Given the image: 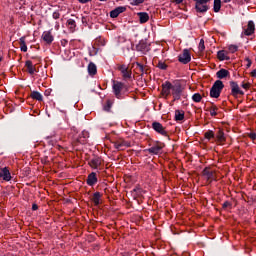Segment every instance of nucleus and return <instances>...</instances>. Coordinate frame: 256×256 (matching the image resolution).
Returning a JSON list of instances; mask_svg holds the SVG:
<instances>
[{"mask_svg": "<svg viewBox=\"0 0 256 256\" xmlns=\"http://www.w3.org/2000/svg\"><path fill=\"white\" fill-rule=\"evenodd\" d=\"M42 39L43 41L48 43V45H51V43H53V35H51V32H44L42 34Z\"/></svg>", "mask_w": 256, "mask_h": 256, "instance_id": "obj_22", "label": "nucleus"}, {"mask_svg": "<svg viewBox=\"0 0 256 256\" xmlns=\"http://www.w3.org/2000/svg\"><path fill=\"white\" fill-rule=\"evenodd\" d=\"M224 3H229L231 0H223Z\"/></svg>", "mask_w": 256, "mask_h": 256, "instance_id": "obj_51", "label": "nucleus"}, {"mask_svg": "<svg viewBox=\"0 0 256 256\" xmlns=\"http://www.w3.org/2000/svg\"><path fill=\"white\" fill-rule=\"evenodd\" d=\"M251 77H256V69L251 72Z\"/></svg>", "mask_w": 256, "mask_h": 256, "instance_id": "obj_50", "label": "nucleus"}, {"mask_svg": "<svg viewBox=\"0 0 256 256\" xmlns=\"http://www.w3.org/2000/svg\"><path fill=\"white\" fill-rule=\"evenodd\" d=\"M164 147H165V144L161 142H156V145L149 148L147 151L151 155H159V153H161V149H163Z\"/></svg>", "mask_w": 256, "mask_h": 256, "instance_id": "obj_13", "label": "nucleus"}, {"mask_svg": "<svg viewBox=\"0 0 256 256\" xmlns=\"http://www.w3.org/2000/svg\"><path fill=\"white\" fill-rule=\"evenodd\" d=\"M214 13L221 11V0H214Z\"/></svg>", "mask_w": 256, "mask_h": 256, "instance_id": "obj_33", "label": "nucleus"}, {"mask_svg": "<svg viewBox=\"0 0 256 256\" xmlns=\"http://www.w3.org/2000/svg\"><path fill=\"white\" fill-rule=\"evenodd\" d=\"M217 58L219 59V61H229V56H227V54H225V50H220L217 53Z\"/></svg>", "mask_w": 256, "mask_h": 256, "instance_id": "obj_26", "label": "nucleus"}, {"mask_svg": "<svg viewBox=\"0 0 256 256\" xmlns=\"http://www.w3.org/2000/svg\"><path fill=\"white\" fill-rule=\"evenodd\" d=\"M204 137L205 139H208V141H211V139L215 141V132H213V130H208L204 133Z\"/></svg>", "mask_w": 256, "mask_h": 256, "instance_id": "obj_30", "label": "nucleus"}, {"mask_svg": "<svg viewBox=\"0 0 256 256\" xmlns=\"http://www.w3.org/2000/svg\"><path fill=\"white\" fill-rule=\"evenodd\" d=\"M185 119V112L183 110L175 111V121H183Z\"/></svg>", "mask_w": 256, "mask_h": 256, "instance_id": "obj_28", "label": "nucleus"}, {"mask_svg": "<svg viewBox=\"0 0 256 256\" xmlns=\"http://www.w3.org/2000/svg\"><path fill=\"white\" fill-rule=\"evenodd\" d=\"M114 147L118 151H125L127 147H131V143L125 140H118L114 142Z\"/></svg>", "mask_w": 256, "mask_h": 256, "instance_id": "obj_12", "label": "nucleus"}, {"mask_svg": "<svg viewBox=\"0 0 256 256\" xmlns=\"http://www.w3.org/2000/svg\"><path fill=\"white\" fill-rule=\"evenodd\" d=\"M171 93L173 101H179V99H181V95L183 94V87L181 84L172 85Z\"/></svg>", "mask_w": 256, "mask_h": 256, "instance_id": "obj_4", "label": "nucleus"}, {"mask_svg": "<svg viewBox=\"0 0 256 256\" xmlns=\"http://www.w3.org/2000/svg\"><path fill=\"white\" fill-rule=\"evenodd\" d=\"M193 1H195L196 13H207V11H209V5H207V3H210L211 0H193Z\"/></svg>", "mask_w": 256, "mask_h": 256, "instance_id": "obj_2", "label": "nucleus"}, {"mask_svg": "<svg viewBox=\"0 0 256 256\" xmlns=\"http://www.w3.org/2000/svg\"><path fill=\"white\" fill-rule=\"evenodd\" d=\"M101 163H103V160H101L100 157H94L88 162V165H90L92 169H98L101 167Z\"/></svg>", "mask_w": 256, "mask_h": 256, "instance_id": "obj_17", "label": "nucleus"}, {"mask_svg": "<svg viewBox=\"0 0 256 256\" xmlns=\"http://www.w3.org/2000/svg\"><path fill=\"white\" fill-rule=\"evenodd\" d=\"M67 25H68L70 31H72V32L75 31V28L77 27V24L75 23V20H73V19L67 20Z\"/></svg>", "mask_w": 256, "mask_h": 256, "instance_id": "obj_32", "label": "nucleus"}, {"mask_svg": "<svg viewBox=\"0 0 256 256\" xmlns=\"http://www.w3.org/2000/svg\"><path fill=\"white\" fill-rule=\"evenodd\" d=\"M255 33V23L253 21H249L247 27L244 29V35L247 37L253 35Z\"/></svg>", "mask_w": 256, "mask_h": 256, "instance_id": "obj_18", "label": "nucleus"}, {"mask_svg": "<svg viewBox=\"0 0 256 256\" xmlns=\"http://www.w3.org/2000/svg\"><path fill=\"white\" fill-rule=\"evenodd\" d=\"M101 197H103V194L100 192H95L92 197L91 201L94 203L95 207L101 204Z\"/></svg>", "mask_w": 256, "mask_h": 256, "instance_id": "obj_20", "label": "nucleus"}, {"mask_svg": "<svg viewBox=\"0 0 256 256\" xmlns=\"http://www.w3.org/2000/svg\"><path fill=\"white\" fill-rule=\"evenodd\" d=\"M242 87H243V89H250V87H251V83H244V84H242Z\"/></svg>", "mask_w": 256, "mask_h": 256, "instance_id": "obj_42", "label": "nucleus"}, {"mask_svg": "<svg viewBox=\"0 0 256 256\" xmlns=\"http://www.w3.org/2000/svg\"><path fill=\"white\" fill-rule=\"evenodd\" d=\"M59 17H61V14H59V12L53 13V19H59Z\"/></svg>", "mask_w": 256, "mask_h": 256, "instance_id": "obj_43", "label": "nucleus"}, {"mask_svg": "<svg viewBox=\"0 0 256 256\" xmlns=\"http://www.w3.org/2000/svg\"><path fill=\"white\" fill-rule=\"evenodd\" d=\"M201 99H203V96H201L199 93H195V94L192 96V100H193L195 103H201Z\"/></svg>", "mask_w": 256, "mask_h": 256, "instance_id": "obj_35", "label": "nucleus"}, {"mask_svg": "<svg viewBox=\"0 0 256 256\" xmlns=\"http://www.w3.org/2000/svg\"><path fill=\"white\" fill-rule=\"evenodd\" d=\"M173 89V84H171V82L166 81L164 84H162V91H161V95L167 99V97H169L171 95V91Z\"/></svg>", "mask_w": 256, "mask_h": 256, "instance_id": "obj_6", "label": "nucleus"}, {"mask_svg": "<svg viewBox=\"0 0 256 256\" xmlns=\"http://www.w3.org/2000/svg\"><path fill=\"white\" fill-rule=\"evenodd\" d=\"M39 209V206L37 204L32 205V211H37Z\"/></svg>", "mask_w": 256, "mask_h": 256, "instance_id": "obj_46", "label": "nucleus"}, {"mask_svg": "<svg viewBox=\"0 0 256 256\" xmlns=\"http://www.w3.org/2000/svg\"><path fill=\"white\" fill-rule=\"evenodd\" d=\"M123 87H125V84H123V82H114L113 91L117 99H121V91H123Z\"/></svg>", "mask_w": 256, "mask_h": 256, "instance_id": "obj_11", "label": "nucleus"}, {"mask_svg": "<svg viewBox=\"0 0 256 256\" xmlns=\"http://www.w3.org/2000/svg\"><path fill=\"white\" fill-rule=\"evenodd\" d=\"M219 108H217V106L215 105H212V107L210 108V115L211 117H217V110Z\"/></svg>", "mask_w": 256, "mask_h": 256, "instance_id": "obj_36", "label": "nucleus"}, {"mask_svg": "<svg viewBox=\"0 0 256 256\" xmlns=\"http://www.w3.org/2000/svg\"><path fill=\"white\" fill-rule=\"evenodd\" d=\"M199 51L203 53L205 51V40L201 39L199 43Z\"/></svg>", "mask_w": 256, "mask_h": 256, "instance_id": "obj_38", "label": "nucleus"}, {"mask_svg": "<svg viewBox=\"0 0 256 256\" xmlns=\"http://www.w3.org/2000/svg\"><path fill=\"white\" fill-rule=\"evenodd\" d=\"M25 67H27L28 73H30V75H33V73H35V71H37L35 66H33V62H31V60L26 61Z\"/></svg>", "mask_w": 256, "mask_h": 256, "instance_id": "obj_25", "label": "nucleus"}, {"mask_svg": "<svg viewBox=\"0 0 256 256\" xmlns=\"http://www.w3.org/2000/svg\"><path fill=\"white\" fill-rule=\"evenodd\" d=\"M78 1H79V3H89L92 0H78Z\"/></svg>", "mask_w": 256, "mask_h": 256, "instance_id": "obj_49", "label": "nucleus"}, {"mask_svg": "<svg viewBox=\"0 0 256 256\" xmlns=\"http://www.w3.org/2000/svg\"><path fill=\"white\" fill-rule=\"evenodd\" d=\"M230 87H231V95L233 97H237V95H245V92L239 88V84L235 81L230 82Z\"/></svg>", "mask_w": 256, "mask_h": 256, "instance_id": "obj_7", "label": "nucleus"}, {"mask_svg": "<svg viewBox=\"0 0 256 256\" xmlns=\"http://www.w3.org/2000/svg\"><path fill=\"white\" fill-rule=\"evenodd\" d=\"M30 97L32 99H35L36 101H43V96H41V93H39L37 91L31 92Z\"/></svg>", "mask_w": 256, "mask_h": 256, "instance_id": "obj_29", "label": "nucleus"}, {"mask_svg": "<svg viewBox=\"0 0 256 256\" xmlns=\"http://www.w3.org/2000/svg\"><path fill=\"white\" fill-rule=\"evenodd\" d=\"M136 66L139 68L140 71V75H143L144 73L146 75H149V73H151V70L149 69V67L147 66H143L141 63L136 62Z\"/></svg>", "mask_w": 256, "mask_h": 256, "instance_id": "obj_21", "label": "nucleus"}, {"mask_svg": "<svg viewBox=\"0 0 256 256\" xmlns=\"http://www.w3.org/2000/svg\"><path fill=\"white\" fill-rule=\"evenodd\" d=\"M138 17L140 19V23H147V21H149V14H147V12L138 13Z\"/></svg>", "mask_w": 256, "mask_h": 256, "instance_id": "obj_27", "label": "nucleus"}, {"mask_svg": "<svg viewBox=\"0 0 256 256\" xmlns=\"http://www.w3.org/2000/svg\"><path fill=\"white\" fill-rule=\"evenodd\" d=\"M111 105H112L111 101L108 100L107 105L104 106V111H111Z\"/></svg>", "mask_w": 256, "mask_h": 256, "instance_id": "obj_40", "label": "nucleus"}, {"mask_svg": "<svg viewBox=\"0 0 256 256\" xmlns=\"http://www.w3.org/2000/svg\"><path fill=\"white\" fill-rule=\"evenodd\" d=\"M216 77H218V79H225L227 77H229V70L227 69H220L217 73H216Z\"/></svg>", "mask_w": 256, "mask_h": 256, "instance_id": "obj_23", "label": "nucleus"}, {"mask_svg": "<svg viewBox=\"0 0 256 256\" xmlns=\"http://www.w3.org/2000/svg\"><path fill=\"white\" fill-rule=\"evenodd\" d=\"M125 11H127L126 7L119 6L110 12V17L112 19H116V17H119V15H121V13H125Z\"/></svg>", "mask_w": 256, "mask_h": 256, "instance_id": "obj_16", "label": "nucleus"}, {"mask_svg": "<svg viewBox=\"0 0 256 256\" xmlns=\"http://www.w3.org/2000/svg\"><path fill=\"white\" fill-rule=\"evenodd\" d=\"M0 179H3V181H11L12 177L9 167L0 168Z\"/></svg>", "mask_w": 256, "mask_h": 256, "instance_id": "obj_15", "label": "nucleus"}, {"mask_svg": "<svg viewBox=\"0 0 256 256\" xmlns=\"http://www.w3.org/2000/svg\"><path fill=\"white\" fill-rule=\"evenodd\" d=\"M249 137H250V139L255 140L256 139V134L255 133H251L249 135Z\"/></svg>", "mask_w": 256, "mask_h": 256, "instance_id": "obj_48", "label": "nucleus"}, {"mask_svg": "<svg viewBox=\"0 0 256 256\" xmlns=\"http://www.w3.org/2000/svg\"><path fill=\"white\" fill-rule=\"evenodd\" d=\"M117 69L122 73L123 79H131L132 72L129 70V67L125 66V64L118 65Z\"/></svg>", "mask_w": 256, "mask_h": 256, "instance_id": "obj_10", "label": "nucleus"}, {"mask_svg": "<svg viewBox=\"0 0 256 256\" xmlns=\"http://www.w3.org/2000/svg\"><path fill=\"white\" fill-rule=\"evenodd\" d=\"M151 44L147 43V40H141L139 44L136 46L137 51H141L142 53H147L150 51Z\"/></svg>", "mask_w": 256, "mask_h": 256, "instance_id": "obj_14", "label": "nucleus"}, {"mask_svg": "<svg viewBox=\"0 0 256 256\" xmlns=\"http://www.w3.org/2000/svg\"><path fill=\"white\" fill-rule=\"evenodd\" d=\"M229 51H230L231 53H237V51H238L237 45H230V46H229Z\"/></svg>", "mask_w": 256, "mask_h": 256, "instance_id": "obj_39", "label": "nucleus"}, {"mask_svg": "<svg viewBox=\"0 0 256 256\" xmlns=\"http://www.w3.org/2000/svg\"><path fill=\"white\" fill-rule=\"evenodd\" d=\"M231 202L229 201H225L223 204H222V209H227L228 207H231Z\"/></svg>", "mask_w": 256, "mask_h": 256, "instance_id": "obj_41", "label": "nucleus"}, {"mask_svg": "<svg viewBox=\"0 0 256 256\" xmlns=\"http://www.w3.org/2000/svg\"><path fill=\"white\" fill-rule=\"evenodd\" d=\"M145 0H135V5H141V3H144Z\"/></svg>", "mask_w": 256, "mask_h": 256, "instance_id": "obj_45", "label": "nucleus"}, {"mask_svg": "<svg viewBox=\"0 0 256 256\" xmlns=\"http://www.w3.org/2000/svg\"><path fill=\"white\" fill-rule=\"evenodd\" d=\"M157 67H158V69H161L162 71H166L168 66L165 62L160 61V62H158Z\"/></svg>", "mask_w": 256, "mask_h": 256, "instance_id": "obj_37", "label": "nucleus"}, {"mask_svg": "<svg viewBox=\"0 0 256 256\" xmlns=\"http://www.w3.org/2000/svg\"><path fill=\"white\" fill-rule=\"evenodd\" d=\"M152 128L156 133H159L160 135H164V137H169V134L167 133V130H165V127L159 122H153Z\"/></svg>", "mask_w": 256, "mask_h": 256, "instance_id": "obj_8", "label": "nucleus"}, {"mask_svg": "<svg viewBox=\"0 0 256 256\" xmlns=\"http://www.w3.org/2000/svg\"><path fill=\"white\" fill-rule=\"evenodd\" d=\"M20 49L24 53H27V43H25V37L20 38Z\"/></svg>", "mask_w": 256, "mask_h": 256, "instance_id": "obj_31", "label": "nucleus"}, {"mask_svg": "<svg viewBox=\"0 0 256 256\" xmlns=\"http://www.w3.org/2000/svg\"><path fill=\"white\" fill-rule=\"evenodd\" d=\"M214 141L217 145H225L227 138L225 137V132H223V129L218 128L217 132L214 134Z\"/></svg>", "mask_w": 256, "mask_h": 256, "instance_id": "obj_5", "label": "nucleus"}, {"mask_svg": "<svg viewBox=\"0 0 256 256\" xmlns=\"http://www.w3.org/2000/svg\"><path fill=\"white\" fill-rule=\"evenodd\" d=\"M143 192V190L139 187H136L133 189V191L131 192L133 197L136 198V197H140L141 193Z\"/></svg>", "mask_w": 256, "mask_h": 256, "instance_id": "obj_34", "label": "nucleus"}, {"mask_svg": "<svg viewBox=\"0 0 256 256\" xmlns=\"http://www.w3.org/2000/svg\"><path fill=\"white\" fill-rule=\"evenodd\" d=\"M88 73L91 75V77H94V75H97V66L95 63L90 62L88 65Z\"/></svg>", "mask_w": 256, "mask_h": 256, "instance_id": "obj_24", "label": "nucleus"}, {"mask_svg": "<svg viewBox=\"0 0 256 256\" xmlns=\"http://www.w3.org/2000/svg\"><path fill=\"white\" fill-rule=\"evenodd\" d=\"M178 61L183 63V65H187V63L191 61V54L189 53V50L184 49L183 53L178 56Z\"/></svg>", "mask_w": 256, "mask_h": 256, "instance_id": "obj_9", "label": "nucleus"}, {"mask_svg": "<svg viewBox=\"0 0 256 256\" xmlns=\"http://www.w3.org/2000/svg\"><path fill=\"white\" fill-rule=\"evenodd\" d=\"M86 183L90 187H93V185H95V183H97V173H95V172L90 173L87 177Z\"/></svg>", "mask_w": 256, "mask_h": 256, "instance_id": "obj_19", "label": "nucleus"}, {"mask_svg": "<svg viewBox=\"0 0 256 256\" xmlns=\"http://www.w3.org/2000/svg\"><path fill=\"white\" fill-rule=\"evenodd\" d=\"M246 61H247V65H246V67H251V59H249V58H246Z\"/></svg>", "mask_w": 256, "mask_h": 256, "instance_id": "obj_47", "label": "nucleus"}, {"mask_svg": "<svg viewBox=\"0 0 256 256\" xmlns=\"http://www.w3.org/2000/svg\"><path fill=\"white\" fill-rule=\"evenodd\" d=\"M172 3H176V5H181L183 3V0H171Z\"/></svg>", "mask_w": 256, "mask_h": 256, "instance_id": "obj_44", "label": "nucleus"}, {"mask_svg": "<svg viewBox=\"0 0 256 256\" xmlns=\"http://www.w3.org/2000/svg\"><path fill=\"white\" fill-rule=\"evenodd\" d=\"M202 175H203V177H205L208 184L213 183V181H215V179H217V174L215 173V171L211 170V168H205L202 171Z\"/></svg>", "mask_w": 256, "mask_h": 256, "instance_id": "obj_3", "label": "nucleus"}, {"mask_svg": "<svg viewBox=\"0 0 256 256\" xmlns=\"http://www.w3.org/2000/svg\"><path fill=\"white\" fill-rule=\"evenodd\" d=\"M100 1H107V0H100Z\"/></svg>", "mask_w": 256, "mask_h": 256, "instance_id": "obj_52", "label": "nucleus"}, {"mask_svg": "<svg viewBox=\"0 0 256 256\" xmlns=\"http://www.w3.org/2000/svg\"><path fill=\"white\" fill-rule=\"evenodd\" d=\"M225 85L223 84V81L216 80L210 89V97L213 99H219L221 96V91H223Z\"/></svg>", "mask_w": 256, "mask_h": 256, "instance_id": "obj_1", "label": "nucleus"}]
</instances>
